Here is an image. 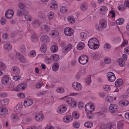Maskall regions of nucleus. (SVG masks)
<instances>
[{
  "instance_id": "obj_53",
  "label": "nucleus",
  "mask_w": 129,
  "mask_h": 129,
  "mask_svg": "<svg viewBox=\"0 0 129 129\" xmlns=\"http://www.w3.org/2000/svg\"><path fill=\"white\" fill-rule=\"evenodd\" d=\"M84 104L81 102H80L78 104V107L80 109H82L84 108Z\"/></svg>"
},
{
  "instance_id": "obj_13",
  "label": "nucleus",
  "mask_w": 129,
  "mask_h": 129,
  "mask_svg": "<svg viewBox=\"0 0 129 129\" xmlns=\"http://www.w3.org/2000/svg\"><path fill=\"white\" fill-rule=\"evenodd\" d=\"M27 85L25 83H23L20 84L17 87V91L21 90L24 89L25 88H26Z\"/></svg>"
},
{
  "instance_id": "obj_62",
  "label": "nucleus",
  "mask_w": 129,
  "mask_h": 129,
  "mask_svg": "<svg viewBox=\"0 0 129 129\" xmlns=\"http://www.w3.org/2000/svg\"><path fill=\"white\" fill-rule=\"evenodd\" d=\"M6 19L5 18H1V22L2 25H4L6 23Z\"/></svg>"
},
{
  "instance_id": "obj_55",
  "label": "nucleus",
  "mask_w": 129,
  "mask_h": 129,
  "mask_svg": "<svg viewBox=\"0 0 129 129\" xmlns=\"http://www.w3.org/2000/svg\"><path fill=\"white\" fill-rule=\"evenodd\" d=\"M12 118L13 120V121H16L18 120V117L16 114L13 115L12 116Z\"/></svg>"
},
{
  "instance_id": "obj_22",
  "label": "nucleus",
  "mask_w": 129,
  "mask_h": 129,
  "mask_svg": "<svg viewBox=\"0 0 129 129\" xmlns=\"http://www.w3.org/2000/svg\"><path fill=\"white\" fill-rule=\"evenodd\" d=\"M8 112V110L3 107H0V114L3 115L6 114Z\"/></svg>"
},
{
  "instance_id": "obj_32",
  "label": "nucleus",
  "mask_w": 129,
  "mask_h": 129,
  "mask_svg": "<svg viewBox=\"0 0 129 129\" xmlns=\"http://www.w3.org/2000/svg\"><path fill=\"white\" fill-rule=\"evenodd\" d=\"M22 107L23 105L22 104H18L16 106L15 108H14V110L16 109L19 112H20L22 110Z\"/></svg>"
},
{
  "instance_id": "obj_48",
  "label": "nucleus",
  "mask_w": 129,
  "mask_h": 129,
  "mask_svg": "<svg viewBox=\"0 0 129 129\" xmlns=\"http://www.w3.org/2000/svg\"><path fill=\"white\" fill-rule=\"evenodd\" d=\"M7 86L10 88H14L15 86V84L14 83H9L7 85Z\"/></svg>"
},
{
  "instance_id": "obj_25",
  "label": "nucleus",
  "mask_w": 129,
  "mask_h": 129,
  "mask_svg": "<svg viewBox=\"0 0 129 129\" xmlns=\"http://www.w3.org/2000/svg\"><path fill=\"white\" fill-rule=\"evenodd\" d=\"M128 104V102L125 100H122L120 101L119 103L120 105L122 107L126 106Z\"/></svg>"
},
{
  "instance_id": "obj_4",
  "label": "nucleus",
  "mask_w": 129,
  "mask_h": 129,
  "mask_svg": "<svg viewBox=\"0 0 129 129\" xmlns=\"http://www.w3.org/2000/svg\"><path fill=\"white\" fill-rule=\"evenodd\" d=\"M108 80L110 82H113L115 80L116 78L114 73L111 72H109L107 75Z\"/></svg>"
},
{
  "instance_id": "obj_16",
  "label": "nucleus",
  "mask_w": 129,
  "mask_h": 129,
  "mask_svg": "<svg viewBox=\"0 0 129 129\" xmlns=\"http://www.w3.org/2000/svg\"><path fill=\"white\" fill-rule=\"evenodd\" d=\"M99 24L100 27L103 28H105L107 25V22L104 19H101L99 21Z\"/></svg>"
},
{
  "instance_id": "obj_51",
  "label": "nucleus",
  "mask_w": 129,
  "mask_h": 129,
  "mask_svg": "<svg viewBox=\"0 0 129 129\" xmlns=\"http://www.w3.org/2000/svg\"><path fill=\"white\" fill-rule=\"evenodd\" d=\"M80 8L82 11H84L87 9V6L85 4H82Z\"/></svg>"
},
{
  "instance_id": "obj_57",
  "label": "nucleus",
  "mask_w": 129,
  "mask_h": 129,
  "mask_svg": "<svg viewBox=\"0 0 129 129\" xmlns=\"http://www.w3.org/2000/svg\"><path fill=\"white\" fill-rule=\"evenodd\" d=\"M3 103H4V105L7 104L9 102V100L8 99H4L2 101V102Z\"/></svg>"
},
{
  "instance_id": "obj_33",
  "label": "nucleus",
  "mask_w": 129,
  "mask_h": 129,
  "mask_svg": "<svg viewBox=\"0 0 129 129\" xmlns=\"http://www.w3.org/2000/svg\"><path fill=\"white\" fill-rule=\"evenodd\" d=\"M124 125V123L122 121H119L117 123V128L118 129H123Z\"/></svg>"
},
{
  "instance_id": "obj_20",
  "label": "nucleus",
  "mask_w": 129,
  "mask_h": 129,
  "mask_svg": "<svg viewBox=\"0 0 129 129\" xmlns=\"http://www.w3.org/2000/svg\"><path fill=\"white\" fill-rule=\"evenodd\" d=\"M101 7L100 9L101 14L102 15L105 14L107 11V8L105 6H102Z\"/></svg>"
},
{
  "instance_id": "obj_24",
  "label": "nucleus",
  "mask_w": 129,
  "mask_h": 129,
  "mask_svg": "<svg viewBox=\"0 0 129 129\" xmlns=\"http://www.w3.org/2000/svg\"><path fill=\"white\" fill-rule=\"evenodd\" d=\"M33 27L35 28H38L40 25V23L39 20H34L32 23Z\"/></svg>"
},
{
  "instance_id": "obj_18",
  "label": "nucleus",
  "mask_w": 129,
  "mask_h": 129,
  "mask_svg": "<svg viewBox=\"0 0 129 129\" xmlns=\"http://www.w3.org/2000/svg\"><path fill=\"white\" fill-rule=\"evenodd\" d=\"M63 120L64 122L68 123L72 121L73 120V118L71 116L68 115L64 116Z\"/></svg>"
},
{
  "instance_id": "obj_36",
  "label": "nucleus",
  "mask_w": 129,
  "mask_h": 129,
  "mask_svg": "<svg viewBox=\"0 0 129 129\" xmlns=\"http://www.w3.org/2000/svg\"><path fill=\"white\" fill-rule=\"evenodd\" d=\"M59 67L58 64L57 63H55L52 65V69L54 71H56L58 70Z\"/></svg>"
},
{
  "instance_id": "obj_14",
  "label": "nucleus",
  "mask_w": 129,
  "mask_h": 129,
  "mask_svg": "<svg viewBox=\"0 0 129 129\" xmlns=\"http://www.w3.org/2000/svg\"><path fill=\"white\" fill-rule=\"evenodd\" d=\"M72 47V45L71 44H69L65 47L62 48V52L64 53H67L71 49Z\"/></svg>"
},
{
  "instance_id": "obj_63",
  "label": "nucleus",
  "mask_w": 129,
  "mask_h": 129,
  "mask_svg": "<svg viewBox=\"0 0 129 129\" xmlns=\"http://www.w3.org/2000/svg\"><path fill=\"white\" fill-rule=\"evenodd\" d=\"M95 27L96 29L98 31H101L102 30V28L99 27V25L98 24H95Z\"/></svg>"
},
{
  "instance_id": "obj_64",
  "label": "nucleus",
  "mask_w": 129,
  "mask_h": 129,
  "mask_svg": "<svg viewBox=\"0 0 129 129\" xmlns=\"http://www.w3.org/2000/svg\"><path fill=\"white\" fill-rule=\"evenodd\" d=\"M22 55V54L20 53H17L16 55V57L17 58L19 59Z\"/></svg>"
},
{
  "instance_id": "obj_58",
  "label": "nucleus",
  "mask_w": 129,
  "mask_h": 129,
  "mask_svg": "<svg viewBox=\"0 0 129 129\" xmlns=\"http://www.w3.org/2000/svg\"><path fill=\"white\" fill-rule=\"evenodd\" d=\"M109 13L110 14H112V17L113 18L115 17V12L113 10H111L109 12Z\"/></svg>"
},
{
  "instance_id": "obj_23",
  "label": "nucleus",
  "mask_w": 129,
  "mask_h": 129,
  "mask_svg": "<svg viewBox=\"0 0 129 129\" xmlns=\"http://www.w3.org/2000/svg\"><path fill=\"white\" fill-rule=\"evenodd\" d=\"M117 62L121 67H123L125 66V61L122 58H120L118 59Z\"/></svg>"
},
{
  "instance_id": "obj_1",
  "label": "nucleus",
  "mask_w": 129,
  "mask_h": 129,
  "mask_svg": "<svg viewBox=\"0 0 129 129\" xmlns=\"http://www.w3.org/2000/svg\"><path fill=\"white\" fill-rule=\"evenodd\" d=\"M99 42L98 40L95 38H92L90 39L88 42V45L91 49H96L99 47L97 44Z\"/></svg>"
},
{
  "instance_id": "obj_28",
  "label": "nucleus",
  "mask_w": 129,
  "mask_h": 129,
  "mask_svg": "<svg viewBox=\"0 0 129 129\" xmlns=\"http://www.w3.org/2000/svg\"><path fill=\"white\" fill-rule=\"evenodd\" d=\"M123 81L121 79H118L115 82V85L117 87L121 86L122 84Z\"/></svg>"
},
{
  "instance_id": "obj_19",
  "label": "nucleus",
  "mask_w": 129,
  "mask_h": 129,
  "mask_svg": "<svg viewBox=\"0 0 129 129\" xmlns=\"http://www.w3.org/2000/svg\"><path fill=\"white\" fill-rule=\"evenodd\" d=\"M67 108L64 106H62L59 108L57 110V112L60 114H62L64 113L66 110Z\"/></svg>"
},
{
  "instance_id": "obj_43",
  "label": "nucleus",
  "mask_w": 129,
  "mask_h": 129,
  "mask_svg": "<svg viewBox=\"0 0 129 129\" xmlns=\"http://www.w3.org/2000/svg\"><path fill=\"white\" fill-rule=\"evenodd\" d=\"M124 20L123 19L120 18L118 19L116 21V23L117 24L121 25L124 22Z\"/></svg>"
},
{
  "instance_id": "obj_59",
  "label": "nucleus",
  "mask_w": 129,
  "mask_h": 129,
  "mask_svg": "<svg viewBox=\"0 0 129 129\" xmlns=\"http://www.w3.org/2000/svg\"><path fill=\"white\" fill-rule=\"evenodd\" d=\"M25 46L24 45H22L20 49V51L23 53L25 51Z\"/></svg>"
},
{
  "instance_id": "obj_5",
  "label": "nucleus",
  "mask_w": 129,
  "mask_h": 129,
  "mask_svg": "<svg viewBox=\"0 0 129 129\" xmlns=\"http://www.w3.org/2000/svg\"><path fill=\"white\" fill-rule=\"evenodd\" d=\"M28 10H24L19 9L17 11V15L19 16H22L24 15H26L28 14Z\"/></svg>"
},
{
  "instance_id": "obj_39",
  "label": "nucleus",
  "mask_w": 129,
  "mask_h": 129,
  "mask_svg": "<svg viewBox=\"0 0 129 129\" xmlns=\"http://www.w3.org/2000/svg\"><path fill=\"white\" fill-rule=\"evenodd\" d=\"M47 48L46 45L44 44H43L41 46L40 50L42 52L45 53L46 51Z\"/></svg>"
},
{
  "instance_id": "obj_61",
  "label": "nucleus",
  "mask_w": 129,
  "mask_h": 129,
  "mask_svg": "<svg viewBox=\"0 0 129 129\" xmlns=\"http://www.w3.org/2000/svg\"><path fill=\"white\" fill-rule=\"evenodd\" d=\"M67 9L66 7H62L60 9V11L62 13H64V12L67 11Z\"/></svg>"
},
{
  "instance_id": "obj_60",
  "label": "nucleus",
  "mask_w": 129,
  "mask_h": 129,
  "mask_svg": "<svg viewBox=\"0 0 129 129\" xmlns=\"http://www.w3.org/2000/svg\"><path fill=\"white\" fill-rule=\"evenodd\" d=\"M128 41L126 40H124L122 43L121 45V47H122L124 46L125 45L127 44Z\"/></svg>"
},
{
  "instance_id": "obj_30",
  "label": "nucleus",
  "mask_w": 129,
  "mask_h": 129,
  "mask_svg": "<svg viewBox=\"0 0 129 129\" xmlns=\"http://www.w3.org/2000/svg\"><path fill=\"white\" fill-rule=\"evenodd\" d=\"M85 46V44L82 42L79 43L77 45V48L78 50H81L83 49Z\"/></svg>"
},
{
  "instance_id": "obj_10",
  "label": "nucleus",
  "mask_w": 129,
  "mask_h": 129,
  "mask_svg": "<svg viewBox=\"0 0 129 129\" xmlns=\"http://www.w3.org/2000/svg\"><path fill=\"white\" fill-rule=\"evenodd\" d=\"M85 110L88 111L90 113H92L91 112L94 111L95 109V107L93 105H90V106L86 104L85 107Z\"/></svg>"
},
{
  "instance_id": "obj_40",
  "label": "nucleus",
  "mask_w": 129,
  "mask_h": 129,
  "mask_svg": "<svg viewBox=\"0 0 129 129\" xmlns=\"http://www.w3.org/2000/svg\"><path fill=\"white\" fill-rule=\"evenodd\" d=\"M58 50V46L56 45L52 46L51 48V50L52 52H55L57 51Z\"/></svg>"
},
{
  "instance_id": "obj_42",
  "label": "nucleus",
  "mask_w": 129,
  "mask_h": 129,
  "mask_svg": "<svg viewBox=\"0 0 129 129\" xmlns=\"http://www.w3.org/2000/svg\"><path fill=\"white\" fill-rule=\"evenodd\" d=\"M104 47L105 50L108 51L111 49V46L109 44L106 43L104 44Z\"/></svg>"
},
{
  "instance_id": "obj_15",
  "label": "nucleus",
  "mask_w": 129,
  "mask_h": 129,
  "mask_svg": "<svg viewBox=\"0 0 129 129\" xmlns=\"http://www.w3.org/2000/svg\"><path fill=\"white\" fill-rule=\"evenodd\" d=\"M9 81V77L7 75H5L2 77V83L5 85H7Z\"/></svg>"
},
{
  "instance_id": "obj_49",
  "label": "nucleus",
  "mask_w": 129,
  "mask_h": 129,
  "mask_svg": "<svg viewBox=\"0 0 129 129\" xmlns=\"http://www.w3.org/2000/svg\"><path fill=\"white\" fill-rule=\"evenodd\" d=\"M39 16L43 19H44L46 17V14L43 12H40L39 14Z\"/></svg>"
},
{
  "instance_id": "obj_35",
  "label": "nucleus",
  "mask_w": 129,
  "mask_h": 129,
  "mask_svg": "<svg viewBox=\"0 0 129 129\" xmlns=\"http://www.w3.org/2000/svg\"><path fill=\"white\" fill-rule=\"evenodd\" d=\"M12 69L14 73L17 74L19 73L20 70L18 67L15 66L13 67Z\"/></svg>"
},
{
  "instance_id": "obj_46",
  "label": "nucleus",
  "mask_w": 129,
  "mask_h": 129,
  "mask_svg": "<svg viewBox=\"0 0 129 129\" xmlns=\"http://www.w3.org/2000/svg\"><path fill=\"white\" fill-rule=\"evenodd\" d=\"M56 91L58 93H62L64 91V89L62 87H59L56 89Z\"/></svg>"
},
{
  "instance_id": "obj_47",
  "label": "nucleus",
  "mask_w": 129,
  "mask_h": 129,
  "mask_svg": "<svg viewBox=\"0 0 129 129\" xmlns=\"http://www.w3.org/2000/svg\"><path fill=\"white\" fill-rule=\"evenodd\" d=\"M54 13L52 12H49L48 14V17L50 19H52L53 17Z\"/></svg>"
},
{
  "instance_id": "obj_12",
  "label": "nucleus",
  "mask_w": 129,
  "mask_h": 129,
  "mask_svg": "<svg viewBox=\"0 0 129 129\" xmlns=\"http://www.w3.org/2000/svg\"><path fill=\"white\" fill-rule=\"evenodd\" d=\"M72 86L76 90H79L82 88L81 84L77 82L73 83L72 84Z\"/></svg>"
},
{
  "instance_id": "obj_3",
  "label": "nucleus",
  "mask_w": 129,
  "mask_h": 129,
  "mask_svg": "<svg viewBox=\"0 0 129 129\" xmlns=\"http://www.w3.org/2000/svg\"><path fill=\"white\" fill-rule=\"evenodd\" d=\"M118 107L115 104H111L109 106V110L111 113H115L118 112Z\"/></svg>"
},
{
  "instance_id": "obj_41",
  "label": "nucleus",
  "mask_w": 129,
  "mask_h": 129,
  "mask_svg": "<svg viewBox=\"0 0 129 129\" xmlns=\"http://www.w3.org/2000/svg\"><path fill=\"white\" fill-rule=\"evenodd\" d=\"M84 126L87 127H91L93 126V123L90 122H87L84 123Z\"/></svg>"
},
{
  "instance_id": "obj_8",
  "label": "nucleus",
  "mask_w": 129,
  "mask_h": 129,
  "mask_svg": "<svg viewBox=\"0 0 129 129\" xmlns=\"http://www.w3.org/2000/svg\"><path fill=\"white\" fill-rule=\"evenodd\" d=\"M44 118V115L41 112L37 113L36 114L35 118L38 121H41Z\"/></svg>"
},
{
  "instance_id": "obj_26",
  "label": "nucleus",
  "mask_w": 129,
  "mask_h": 129,
  "mask_svg": "<svg viewBox=\"0 0 129 129\" xmlns=\"http://www.w3.org/2000/svg\"><path fill=\"white\" fill-rule=\"evenodd\" d=\"M59 59V55L58 54H54L52 55L51 56V59L54 61L58 60Z\"/></svg>"
},
{
  "instance_id": "obj_21",
  "label": "nucleus",
  "mask_w": 129,
  "mask_h": 129,
  "mask_svg": "<svg viewBox=\"0 0 129 129\" xmlns=\"http://www.w3.org/2000/svg\"><path fill=\"white\" fill-rule=\"evenodd\" d=\"M41 29L42 30H45L46 32H48L50 29L49 27L46 24H43L41 26Z\"/></svg>"
},
{
  "instance_id": "obj_50",
  "label": "nucleus",
  "mask_w": 129,
  "mask_h": 129,
  "mask_svg": "<svg viewBox=\"0 0 129 129\" xmlns=\"http://www.w3.org/2000/svg\"><path fill=\"white\" fill-rule=\"evenodd\" d=\"M87 36V34L85 32H82L80 34V36L82 39L85 38Z\"/></svg>"
},
{
  "instance_id": "obj_11",
  "label": "nucleus",
  "mask_w": 129,
  "mask_h": 129,
  "mask_svg": "<svg viewBox=\"0 0 129 129\" xmlns=\"http://www.w3.org/2000/svg\"><path fill=\"white\" fill-rule=\"evenodd\" d=\"M105 127L107 129H116V123L114 122H109L107 125H106Z\"/></svg>"
},
{
  "instance_id": "obj_37",
  "label": "nucleus",
  "mask_w": 129,
  "mask_h": 129,
  "mask_svg": "<svg viewBox=\"0 0 129 129\" xmlns=\"http://www.w3.org/2000/svg\"><path fill=\"white\" fill-rule=\"evenodd\" d=\"M19 8H20V9L24 10L25 9L26 7V6L25 4L23 3H20L18 5Z\"/></svg>"
},
{
  "instance_id": "obj_29",
  "label": "nucleus",
  "mask_w": 129,
  "mask_h": 129,
  "mask_svg": "<svg viewBox=\"0 0 129 129\" xmlns=\"http://www.w3.org/2000/svg\"><path fill=\"white\" fill-rule=\"evenodd\" d=\"M50 34L52 35V36L53 37H57L59 35V32L56 30H52L51 31Z\"/></svg>"
},
{
  "instance_id": "obj_34",
  "label": "nucleus",
  "mask_w": 129,
  "mask_h": 129,
  "mask_svg": "<svg viewBox=\"0 0 129 129\" xmlns=\"http://www.w3.org/2000/svg\"><path fill=\"white\" fill-rule=\"evenodd\" d=\"M38 36L36 34L33 35L31 37V39L33 42H36L38 40Z\"/></svg>"
},
{
  "instance_id": "obj_6",
  "label": "nucleus",
  "mask_w": 129,
  "mask_h": 129,
  "mask_svg": "<svg viewBox=\"0 0 129 129\" xmlns=\"http://www.w3.org/2000/svg\"><path fill=\"white\" fill-rule=\"evenodd\" d=\"M64 32L65 35L66 36H70L73 34L74 31L72 28L69 27H66L64 29Z\"/></svg>"
},
{
  "instance_id": "obj_9",
  "label": "nucleus",
  "mask_w": 129,
  "mask_h": 129,
  "mask_svg": "<svg viewBox=\"0 0 129 129\" xmlns=\"http://www.w3.org/2000/svg\"><path fill=\"white\" fill-rule=\"evenodd\" d=\"M14 14V12L13 10H9L6 12L5 16L8 19H10L12 17Z\"/></svg>"
},
{
  "instance_id": "obj_44",
  "label": "nucleus",
  "mask_w": 129,
  "mask_h": 129,
  "mask_svg": "<svg viewBox=\"0 0 129 129\" xmlns=\"http://www.w3.org/2000/svg\"><path fill=\"white\" fill-rule=\"evenodd\" d=\"M72 116L75 119H77L79 118V115H78L76 112H74L72 113Z\"/></svg>"
},
{
  "instance_id": "obj_17",
  "label": "nucleus",
  "mask_w": 129,
  "mask_h": 129,
  "mask_svg": "<svg viewBox=\"0 0 129 129\" xmlns=\"http://www.w3.org/2000/svg\"><path fill=\"white\" fill-rule=\"evenodd\" d=\"M33 103V101L30 99H28L25 101L24 102V105L25 107L31 105Z\"/></svg>"
},
{
  "instance_id": "obj_52",
  "label": "nucleus",
  "mask_w": 129,
  "mask_h": 129,
  "mask_svg": "<svg viewBox=\"0 0 129 129\" xmlns=\"http://www.w3.org/2000/svg\"><path fill=\"white\" fill-rule=\"evenodd\" d=\"M103 88L105 90L107 91H109L111 88L108 85H105L103 86Z\"/></svg>"
},
{
  "instance_id": "obj_38",
  "label": "nucleus",
  "mask_w": 129,
  "mask_h": 129,
  "mask_svg": "<svg viewBox=\"0 0 129 129\" xmlns=\"http://www.w3.org/2000/svg\"><path fill=\"white\" fill-rule=\"evenodd\" d=\"M91 57L94 59H96L99 57V53L97 52H92L91 53Z\"/></svg>"
},
{
  "instance_id": "obj_7",
  "label": "nucleus",
  "mask_w": 129,
  "mask_h": 129,
  "mask_svg": "<svg viewBox=\"0 0 129 129\" xmlns=\"http://www.w3.org/2000/svg\"><path fill=\"white\" fill-rule=\"evenodd\" d=\"M40 40L42 43L46 44L49 42L50 39L49 37L47 35H43L41 37Z\"/></svg>"
},
{
  "instance_id": "obj_2",
  "label": "nucleus",
  "mask_w": 129,
  "mask_h": 129,
  "mask_svg": "<svg viewBox=\"0 0 129 129\" xmlns=\"http://www.w3.org/2000/svg\"><path fill=\"white\" fill-rule=\"evenodd\" d=\"M79 62L81 64L84 65L88 61V57L86 55H82L78 58Z\"/></svg>"
},
{
  "instance_id": "obj_31",
  "label": "nucleus",
  "mask_w": 129,
  "mask_h": 129,
  "mask_svg": "<svg viewBox=\"0 0 129 129\" xmlns=\"http://www.w3.org/2000/svg\"><path fill=\"white\" fill-rule=\"evenodd\" d=\"M63 98H65L64 100L66 101V102L70 104V103H71L72 102L74 101V100L72 98H67L65 97L61 98V99H63Z\"/></svg>"
},
{
  "instance_id": "obj_56",
  "label": "nucleus",
  "mask_w": 129,
  "mask_h": 129,
  "mask_svg": "<svg viewBox=\"0 0 129 129\" xmlns=\"http://www.w3.org/2000/svg\"><path fill=\"white\" fill-rule=\"evenodd\" d=\"M51 5L50 6L51 8H53L54 10L56 9L58 7V5L55 3H52Z\"/></svg>"
},
{
  "instance_id": "obj_54",
  "label": "nucleus",
  "mask_w": 129,
  "mask_h": 129,
  "mask_svg": "<svg viewBox=\"0 0 129 129\" xmlns=\"http://www.w3.org/2000/svg\"><path fill=\"white\" fill-rule=\"evenodd\" d=\"M0 69L3 70H4L5 69V64L4 63L0 62Z\"/></svg>"
},
{
  "instance_id": "obj_27",
  "label": "nucleus",
  "mask_w": 129,
  "mask_h": 129,
  "mask_svg": "<svg viewBox=\"0 0 129 129\" xmlns=\"http://www.w3.org/2000/svg\"><path fill=\"white\" fill-rule=\"evenodd\" d=\"M3 48L4 49L8 51L11 49L12 46L10 44L7 43L4 45Z\"/></svg>"
},
{
  "instance_id": "obj_45",
  "label": "nucleus",
  "mask_w": 129,
  "mask_h": 129,
  "mask_svg": "<svg viewBox=\"0 0 129 129\" xmlns=\"http://www.w3.org/2000/svg\"><path fill=\"white\" fill-rule=\"evenodd\" d=\"M68 21L71 23H74L75 22V20L72 16H69L68 18Z\"/></svg>"
}]
</instances>
